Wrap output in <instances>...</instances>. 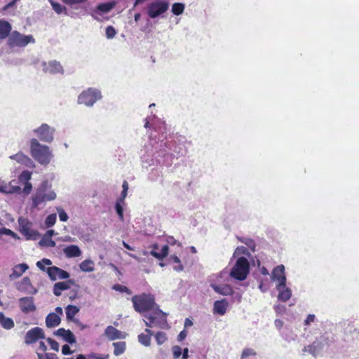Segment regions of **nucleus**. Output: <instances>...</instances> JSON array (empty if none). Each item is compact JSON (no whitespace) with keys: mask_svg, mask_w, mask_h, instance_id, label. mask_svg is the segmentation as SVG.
Here are the masks:
<instances>
[{"mask_svg":"<svg viewBox=\"0 0 359 359\" xmlns=\"http://www.w3.org/2000/svg\"><path fill=\"white\" fill-rule=\"evenodd\" d=\"M246 252H247V248H245L243 246L238 247L235 250V251L233 252V257H238L241 255L245 254Z\"/></svg>","mask_w":359,"mask_h":359,"instance_id":"53","label":"nucleus"},{"mask_svg":"<svg viewBox=\"0 0 359 359\" xmlns=\"http://www.w3.org/2000/svg\"><path fill=\"white\" fill-rule=\"evenodd\" d=\"M30 152L32 156L41 165H47L53 158L50 147L41 144L36 138L30 140Z\"/></svg>","mask_w":359,"mask_h":359,"instance_id":"1","label":"nucleus"},{"mask_svg":"<svg viewBox=\"0 0 359 359\" xmlns=\"http://www.w3.org/2000/svg\"><path fill=\"white\" fill-rule=\"evenodd\" d=\"M34 42V39L32 35H23L18 32H12L8 38V44L11 46L22 47Z\"/></svg>","mask_w":359,"mask_h":359,"instance_id":"10","label":"nucleus"},{"mask_svg":"<svg viewBox=\"0 0 359 359\" xmlns=\"http://www.w3.org/2000/svg\"><path fill=\"white\" fill-rule=\"evenodd\" d=\"M47 341L50 344L51 349H53V350H54L55 351H59L60 346H59V344L57 341H54L51 338H48L47 339Z\"/></svg>","mask_w":359,"mask_h":359,"instance_id":"55","label":"nucleus"},{"mask_svg":"<svg viewBox=\"0 0 359 359\" xmlns=\"http://www.w3.org/2000/svg\"><path fill=\"white\" fill-rule=\"evenodd\" d=\"M15 184V180H12L9 182H6L0 180V193L5 194H12L19 193L20 187Z\"/></svg>","mask_w":359,"mask_h":359,"instance_id":"18","label":"nucleus"},{"mask_svg":"<svg viewBox=\"0 0 359 359\" xmlns=\"http://www.w3.org/2000/svg\"><path fill=\"white\" fill-rule=\"evenodd\" d=\"M52 264L53 263L50 259H47V258H43L41 260L38 261L36 262V265L37 267H41L40 266H41V265H45V266H47L48 267H50V266H51Z\"/></svg>","mask_w":359,"mask_h":359,"instance_id":"52","label":"nucleus"},{"mask_svg":"<svg viewBox=\"0 0 359 359\" xmlns=\"http://www.w3.org/2000/svg\"><path fill=\"white\" fill-rule=\"evenodd\" d=\"M184 8V4L182 3H175L172 6V12L174 15H179L183 13Z\"/></svg>","mask_w":359,"mask_h":359,"instance_id":"38","label":"nucleus"},{"mask_svg":"<svg viewBox=\"0 0 359 359\" xmlns=\"http://www.w3.org/2000/svg\"><path fill=\"white\" fill-rule=\"evenodd\" d=\"M70 287L69 282H58L56 283L53 286V293L55 296H60L62 292L68 290Z\"/></svg>","mask_w":359,"mask_h":359,"instance_id":"29","label":"nucleus"},{"mask_svg":"<svg viewBox=\"0 0 359 359\" xmlns=\"http://www.w3.org/2000/svg\"><path fill=\"white\" fill-rule=\"evenodd\" d=\"M146 320H144L148 327H158L161 329L168 328L167 322V314L158 309V305L150 312L144 315Z\"/></svg>","mask_w":359,"mask_h":359,"instance_id":"3","label":"nucleus"},{"mask_svg":"<svg viewBox=\"0 0 359 359\" xmlns=\"http://www.w3.org/2000/svg\"><path fill=\"white\" fill-rule=\"evenodd\" d=\"M57 240L60 241H62V242L72 243V242L74 241L75 238L73 237H71L70 236H65L58 238Z\"/></svg>","mask_w":359,"mask_h":359,"instance_id":"58","label":"nucleus"},{"mask_svg":"<svg viewBox=\"0 0 359 359\" xmlns=\"http://www.w3.org/2000/svg\"><path fill=\"white\" fill-rule=\"evenodd\" d=\"M52 7H53V9L57 13V14H60L61 13H62L64 11H65V8L63 7L62 5H60V4L58 3H56L55 1H53V0H49Z\"/></svg>","mask_w":359,"mask_h":359,"instance_id":"44","label":"nucleus"},{"mask_svg":"<svg viewBox=\"0 0 359 359\" xmlns=\"http://www.w3.org/2000/svg\"><path fill=\"white\" fill-rule=\"evenodd\" d=\"M89 358H93V359H107L108 355H101L97 353H91L89 355Z\"/></svg>","mask_w":359,"mask_h":359,"instance_id":"59","label":"nucleus"},{"mask_svg":"<svg viewBox=\"0 0 359 359\" xmlns=\"http://www.w3.org/2000/svg\"><path fill=\"white\" fill-rule=\"evenodd\" d=\"M55 334L61 337L65 341L69 344H74L76 342V337L70 330H67L64 328L58 329Z\"/></svg>","mask_w":359,"mask_h":359,"instance_id":"22","label":"nucleus"},{"mask_svg":"<svg viewBox=\"0 0 359 359\" xmlns=\"http://www.w3.org/2000/svg\"><path fill=\"white\" fill-rule=\"evenodd\" d=\"M151 248L150 254L158 259H163L168 254V246L167 245H163L160 251H158V246L157 244H154Z\"/></svg>","mask_w":359,"mask_h":359,"instance_id":"25","label":"nucleus"},{"mask_svg":"<svg viewBox=\"0 0 359 359\" xmlns=\"http://www.w3.org/2000/svg\"><path fill=\"white\" fill-rule=\"evenodd\" d=\"M316 316L314 314H309L304 320L305 325H310L311 323L314 322Z\"/></svg>","mask_w":359,"mask_h":359,"instance_id":"56","label":"nucleus"},{"mask_svg":"<svg viewBox=\"0 0 359 359\" xmlns=\"http://www.w3.org/2000/svg\"><path fill=\"white\" fill-rule=\"evenodd\" d=\"M38 359H58L54 353H41L37 352Z\"/></svg>","mask_w":359,"mask_h":359,"instance_id":"48","label":"nucleus"},{"mask_svg":"<svg viewBox=\"0 0 359 359\" xmlns=\"http://www.w3.org/2000/svg\"><path fill=\"white\" fill-rule=\"evenodd\" d=\"M11 30V26L9 22L0 20V39H5L8 36Z\"/></svg>","mask_w":359,"mask_h":359,"instance_id":"31","label":"nucleus"},{"mask_svg":"<svg viewBox=\"0 0 359 359\" xmlns=\"http://www.w3.org/2000/svg\"><path fill=\"white\" fill-rule=\"evenodd\" d=\"M57 220L56 214H50L45 219V226L46 228L52 227L55 225Z\"/></svg>","mask_w":359,"mask_h":359,"instance_id":"40","label":"nucleus"},{"mask_svg":"<svg viewBox=\"0 0 359 359\" xmlns=\"http://www.w3.org/2000/svg\"><path fill=\"white\" fill-rule=\"evenodd\" d=\"M104 334L109 341L125 339L126 337L125 332L119 331L111 325H109L105 328Z\"/></svg>","mask_w":359,"mask_h":359,"instance_id":"17","label":"nucleus"},{"mask_svg":"<svg viewBox=\"0 0 359 359\" xmlns=\"http://www.w3.org/2000/svg\"><path fill=\"white\" fill-rule=\"evenodd\" d=\"M79 268L83 272H93L95 271V263L91 259H85L81 262Z\"/></svg>","mask_w":359,"mask_h":359,"instance_id":"30","label":"nucleus"},{"mask_svg":"<svg viewBox=\"0 0 359 359\" xmlns=\"http://www.w3.org/2000/svg\"><path fill=\"white\" fill-rule=\"evenodd\" d=\"M32 172L27 170L23 171L20 175L19 176V181L20 182H29V180L31 179Z\"/></svg>","mask_w":359,"mask_h":359,"instance_id":"43","label":"nucleus"},{"mask_svg":"<svg viewBox=\"0 0 359 359\" xmlns=\"http://www.w3.org/2000/svg\"><path fill=\"white\" fill-rule=\"evenodd\" d=\"M19 307L24 313H29L34 312L36 309L34 302V298L25 297L19 299Z\"/></svg>","mask_w":359,"mask_h":359,"instance_id":"14","label":"nucleus"},{"mask_svg":"<svg viewBox=\"0 0 359 359\" xmlns=\"http://www.w3.org/2000/svg\"><path fill=\"white\" fill-rule=\"evenodd\" d=\"M41 70L46 74H55L64 73V69L61 63L57 60L43 61L39 64Z\"/></svg>","mask_w":359,"mask_h":359,"instance_id":"11","label":"nucleus"},{"mask_svg":"<svg viewBox=\"0 0 359 359\" xmlns=\"http://www.w3.org/2000/svg\"><path fill=\"white\" fill-rule=\"evenodd\" d=\"M210 287L215 292L222 295H230L233 293V289L229 285H217L212 283Z\"/></svg>","mask_w":359,"mask_h":359,"instance_id":"26","label":"nucleus"},{"mask_svg":"<svg viewBox=\"0 0 359 359\" xmlns=\"http://www.w3.org/2000/svg\"><path fill=\"white\" fill-rule=\"evenodd\" d=\"M62 353L63 355H68L72 353L73 351H71L70 347L66 344L62 347Z\"/></svg>","mask_w":359,"mask_h":359,"instance_id":"60","label":"nucleus"},{"mask_svg":"<svg viewBox=\"0 0 359 359\" xmlns=\"http://www.w3.org/2000/svg\"><path fill=\"white\" fill-rule=\"evenodd\" d=\"M112 288L116 291H119L121 292H126L129 294H131V291L127 287L122 285H119V284L114 285L112 287Z\"/></svg>","mask_w":359,"mask_h":359,"instance_id":"49","label":"nucleus"},{"mask_svg":"<svg viewBox=\"0 0 359 359\" xmlns=\"http://www.w3.org/2000/svg\"><path fill=\"white\" fill-rule=\"evenodd\" d=\"M170 261L173 262V263H175V264H178V266H173V269L176 271H182L184 270V266L183 265L181 264V261L180 259V258L175 255H172L170 257Z\"/></svg>","mask_w":359,"mask_h":359,"instance_id":"37","label":"nucleus"},{"mask_svg":"<svg viewBox=\"0 0 359 359\" xmlns=\"http://www.w3.org/2000/svg\"><path fill=\"white\" fill-rule=\"evenodd\" d=\"M167 243L170 245H176L177 252L181 251L182 250V245L180 243H179L176 239H175L173 237L170 236L168 237L166 240Z\"/></svg>","mask_w":359,"mask_h":359,"instance_id":"45","label":"nucleus"},{"mask_svg":"<svg viewBox=\"0 0 359 359\" xmlns=\"http://www.w3.org/2000/svg\"><path fill=\"white\" fill-rule=\"evenodd\" d=\"M0 234H5L7 236H10L13 237V238L18 239V236L11 229H6V228H2L0 229Z\"/></svg>","mask_w":359,"mask_h":359,"instance_id":"46","label":"nucleus"},{"mask_svg":"<svg viewBox=\"0 0 359 359\" xmlns=\"http://www.w3.org/2000/svg\"><path fill=\"white\" fill-rule=\"evenodd\" d=\"M41 339H45V334L43 329L35 327L27 332L25 336V343L29 345Z\"/></svg>","mask_w":359,"mask_h":359,"instance_id":"12","label":"nucleus"},{"mask_svg":"<svg viewBox=\"0 0 359 359\" xmlns=\"http://www.w3.org/2000/svg\"><path fill=\"white\" fill-rule=\"evenodd\" d=\"M256 355V352L252 348H245L242 353V358L248 356H254Z\"/></svg>","mask_w":359,"mask_h":359,"instance_id":"54","label":"nucleus"},{"mask_svg":"<svg viewBox=\"0 0 359 359\" xmlns=\"http://www.w3.org/2000/svg\"><path fill=\"white\" fill-rule=\"evenodd\" d=\"M10 158L15 161L21 165H29L32 163V160L22 152H18L15 155L11 156Z\"/></svg>","mask_w":359,"mask_h":359,"instance_id":"28","label":"nucleus"},{"mask_svg":"<svg viewBox=\"0 0 359 359\" xmlns=\"http://www.w3.org/2000/svg\"><path fill=\"white\" fill-rule=\"evenodd\" d=\"M113 346L114 347V354L115 355L123 353L126 348V344L124 341L114 342L113 343Z\"/></svg>","mask_w":359,"mask_h":359,"instance_id":"34","label":"nucleus"},{"mask_svg":"<svg viewBox=\"0 0 359 359\" xmlns=\"http://www.w3.org/2000/svg\"><path fill=\"white\" fill-rule=\"evenodd\" d=\"M116 34V29L112 26L106 28V36L107 39H113Z\"/></svg>","mask_w":359,"mask_h":359,"instance_id":"50","label":"nucleus"},{"mask_svg":"<svg viewBox=\"0 0 359 359\" xmlns=\"http://www.w3.org/2000/svg\"><path fill=\"white\" fill-rule=\"evenodd\" d=\"M132 302L135 310L141 313L151 311L157 306L155 303L154 295L146 293L133 296L132 297Z\"/></svg>","mask_w":359,"mask_h":359,"instance_id":"4","label":"nucleus"},{"mask_svg":"<svg viewBox=\"0 0 359 359\" xmlns=\"http://www.w3.org/2000/svg\"><path fill=\"white\" fill-rule=\"evenodd\" d=\"M32 189V185L31 184V183L26 182L25 187L23 189V192L25 193L26 194H29L31 192Z\"/></svg>","mask_w":359,"mask_h":359,"instance_id":"61","label":"nucleus"},{"mask_svg":"<svg viewBox=\"0 0 359 359\" xmlns=\"http://www.w3.org/2000/svg\"><path fill=\"white\" fill-rule=\"evenodd\" d=\"M63 252L67 258L79 257L81 255L82 251L78 245H70L63 249Z\"/></svg>","mask_w":359,"mask_h":359,"instance_id":"21","label":"nucleus"},{"mask_svg":"<svg viewBox=\"0 0 359 359\" xmlns=\"http://www.w3.org/2000/svg\"><path fill=\"white\" fill-rule=\"evenodd\" d=\"M276 290L278 292V299L282 302H287L291 298L292 291L286 285V283L279 285H276Z\"/></svg>","mask_w":359,"mask_h":359,"instance_id":"19","label":"nucleus"},{"mask_svg":"<svg viewBox=\"0 0 359 359\" xmlns=\"http://www.w3.org/2000/svg\"><path fill=\"white\" fill-rule=\"evenodd\" d=\"M187 332L185 330H182L180 332L177 336V339L179 341L184 340L187 337Z\"/></svg>","mask_w":359,"mask_h":359,"instance_id":"62","label":"nucleus"},{"mask_svg":"<svg viewBox=\"0 0 359 359\" xmlns=\"http://www.w3.org/2000/svg\"><path fill=\"white\" fill-rule=\"evenodd\" d=\"M39 245L45 246V247H51L54 248L55 246V242L52 240L51 238H48L43 235V238L39 243Z\"/></svg>","mask_w":359,"mask_h":359,"instance_id":"36","label":"nucleus"},{"mask_svg":"<svg viewBox=\"0 0 359 359\" xmlns=\"http://www.w3.org/2000/svg\"><path fill=\"white\" fill-rule=\"evenodd\" d=\"M229 304L226 299L215 302L213 306V313L224 316L227 310Z\"/></svg>","mask_w":359,"mask_h":359,"instance_id":"23","label":"nucleus"},{"mask_svg":"<svg viewBox=\"0 0 359 359\" xmlns=\"http://www.w3.org/2000/svg\"><path fill=\"white\" fill-rule=\"evenodd\" d=\"M47 350V346L45 344V343L43 341H40L39 344V347L37 348V352H39V353H44L46 352V351Z\"/></svg>","mask_w":359,"mask_h":359,"instance_id":"57","label":"nucleus"},{"mask_svg":"<svg viewBox=\"0 0 359 359\" xmlns=\"http://www.w3.org/2000/svg\"><path fill=\"white\" fill-rule=\"evenodd\" d=\"M0 325L6 330H11L14 327V322L11 318H7L0 312Z\"/></svg>","mask_w":359,"mask_h":359,"instance_id":"33","label":"nucleus"},{"mask_svg":"<svg viewBox=\"0 0 359 359\" xmlns=\"http://www.w3.org/2000/svg\"><path fill=\"white\" fill-rule=\"evenodd\" d=\"M74 323H75L81 328V330H84L87 327L86 325H83L82 323H81L78 319L74 320Z\"/></svg>","mask_w":359,"mask_h":359,"instance_id":"64","label":"nucleus"},{"mask_svg":"<svg viewBox=\"0 0 359 359\" xmlns=\"http://www.w3.org/2000/svg\"><path fill=\"white\" fill-rule=\"evenodd\" d=\"M16 287L18 290L29 294H35L38 292L32 285L31 280L28 277H25L20 281L18 282Z\"/></svg>","mask_w":359,"mask_h":359,"instance_id":"16","label":"nucleus"},{"mask_svg":"<svg viewBox=\"0 0 359 359\" xmlns=\"http://www.w3.org/2000/svg\"><path fill=\"white\" fill-rule=\"evenodd\" d=\"M168 7V3L165 0H156L148 6L147 13L151 18H155L165 13Z\"/></svg>","mask_w":359,"mask_h":359,"instance_id":"9","label":"nucleus"},{"mask_svg":"<svg viewBox=\"0 0 359 359\" xmlns=\"http://www.w3.org/2000/svg\"><path fill=\"white\" fill-rule=\"evenodd\" d=\"M250 271V263L247 258L240 257L231 269L229 276L238 280H244Z\"/></svg>","mask_w":359,"mask_h":359,"instance_id":"5","label":"nucleus"},{"mask_svg":"<svg viewBox=\"0 0 359 359\" xmlns=\"http://www.w3.org/2000/svg\"><path fill=\"white\" fill-rule=\"evenodd\" d=\"M55 198L56 193L47 182H43L32 196V205L34 208H38L42 203L53 201Z\"/></svg>","mask_w":359,"mask_h":359,"instance_id":"2","label":"nucleus"},{"mask_svg":"<svg viewBox=\"0 0 359 359\" xmlns=\"http://www.w3.org/2000/svg\"><path fill=\"white\" fill-rule=\"evenodd\" d=\"M19 231L25 237L27 240H36L39 236V232L32 228V222L28 219L20 217L18 218Z\"/></svg>","mask_w":359,"mask_h":359,"instance_id":"7","label":"nucleus"},{"mask_svg":"<svg viewBox=\"0 0 359 359\" xmlns=\"http://www.w3.org/2000/svg\"><path fill=\"white\" fill-rule=\"evenodd\" d=\"M154 336L158 345L163 344L168 339L167 334L163 332H158Z\"/></svg>","mask_w":359,"mask_h":359,"instance_id":"39","label":"nucleus"},{"mask_svg":"<svg viewBox=\"0 0 359 359\" xmlns=\"http://www.w3.org/2000/svg\"><path fill=\"white\" fill-rule=\"evenodd\" d=\"M116 6L115 1H110L107 3L100 4L97 6V8L102 13H108Z\"/></svg>","mask_w":359,"mask_h":359,"instance_id":"35","label":"nucleus"},{"mask_svg":"<svg viewBox=\"0 0 359 359\" xmlns=\"http://www.w3.org/2000/svg\"><path fill=\"white\" fill-rule=\"evenodd\" d=\"M172 351L175 359L178 358L182 355V348L177 345L172 347Z\"/></svg>","mask_w":359,"mask_h":359,"instance_id":"51","label":"nucleus"},{"mask_svg":"<svg viewBox=\"0 0 359 359\" xmlns=\"http://www.w3.org/2000/svg\"><path fill=\"white\" fill-rule=\"evenodd\" d=\"M28 269L29 266L25 263L14 266L12 268V273L9 275L10 279L15 280L20 278Z\"/></svg>","mask_w":359,"mask_h":359,"instance_id":"20","label":"nucleus"},{"mask_svg":"<svg viewBox=\"0 0 359 359\" xmlns=\"http://www.w3.org/2000/svg\"><path fill=\"white\" fill-rule=\"evenodd\" d=\"M57 211L59 215L60 220L62 222H67L69 219V217L67 214L65 212V211L62 208H57Z\"/></svg>","mask_w":359,"mask_h":359,"instance_id":"47","label":"nucleus"},{"mask_svg":"<svg viewBox=\"0 0 359 359\" xmlns=\"http://www.w3.org/2000/svg\"><path fill=\"white\" fill-rule=\"evenodd\" d=\"M145 333H141L138 335L137 339L138 342L141 344L142 346L145 347H149L151 346V337L154 335L153 332L149 329L147 328L145 330Z\"/></svg>","mask_w":359,"mask_h":359,"instance_id":"24","label":"nucleus"},{"mask_svg":"<svg viewBox=\"0 0 359 359\" xmlns=\"http://www.w3.org/2000/svg\"><path fill=\"white\" fill-rule=\"evenodd\" d=\"M61 318L55 313H49L46 318V325L48 327H55L60 325Z\"/></svg>","mask_w":359,"mask_h":359,"instance_id":"27","label":"nucleus"},{"mask_svg":"<svg viewBox=\"0 0 359 359\" xmlns=\"http://www.w3.org/2000/svg\"><path fill=\"white\" fill-rule=\"evenodd\" d=\"M46 273L51 280L57 279H67L69 277V273L57 266H50L46 269Z\"/></svg>","mask_w":359,"mask_h":359,"instance_id":"15","label":"nucleus"},{"mask_svg":"<svg viewBox=\"0 0 359 359\" xmlns=\"http://www.w3.org/2000/svg\"><path fill=\"white\" fill-rule=\"evenodd\" d=\"M55 128L46 123H42L40 126L33 130V133L40 140L50 143L54 140Z\"/></svg>","mask_w":359,"mask_h":359,"instance_id":"8","label":"nucleus"},{"mask_svg":"<svg viewBox=\"0 0 359 359\" xmlns=\"http://www.w3.org/2000/svg\"><path fill=\"white\" fill-rule=\"evenodd\" d=\"M79 309L77 306L74 305H68L65 308L67 319L74 322V320H76L74 316L79 313Z\"/></svg>","mask_w":359,"mask_h":359,"instance_id":"32","label":"nucleus"},{"mask_svg":"<svg viewBox=\"0 0 359 359\" xmlns=\"http://www.w3.org/2000/svg\"><path fill=\"white\" fill-rule=\"evenodd\" d=\"M86 0H63V1L67 4L72 5L75 4H79L84 2Z\"/></svg>","mask_w":359,"mask_h":359,"instance_id":"63","label":"nucleus"},{"mask_svg":"<svg viewBox=\"0 0 359 359\" xmlns=\"http://www.w3.org/2000/svg\"><path fill=\"white\" fill-rule=\"evenodd\" d=\"M100 91L95 88H88L83 90L78 96V103L87 107H92L97 100L101 99Z\"/></svg>","mask_w":359,"mask_h":359,"instance_id":"6","label":"nucleus"},{"mask_svg":"<svg viewBox=\"0 0 359 359\" xmlns=\"http://www.w3.org/2000/svg\"><path fill=\"white\" fill-rule=\"evenodd\" d=\"M155 119H156V117L155 116H153V117H147V118H145V123H144V128H149V127H153L154 129L155 130H158V128L156 126V124L155 123Z\"/></svg>","mask_w":359,"mask_h":359,"instance_id":"42","label":"nucleus"},{"mask_svg":"<svg viewBox=\"0 0 359 359\" xmlns=\"http://www.w3.org/2000/svg\"><path fill=\"white\" fill-rule=\"evenodd\" d=\"M123 203H124L123 202L116 201V205H115V209H116V213L118 215L120 220H121V221H123V219H124L123 208Z\"/></svg>","mask_w":359,"mask_h":359,"instance_id":"41","label":"nucleus"},{"mask_svg":"<svg viewBox=\"0 0 359 359\" xmlns=\"http://www.w3.org/2000/svg\"><path fill=\"white\" fill-rule=\"evenodd\" d=\"M271 278L273 282L276 283V285L286 283L285 266L283 264L276 266L271 272Z\"/></svg>","mask_w":359,"mask_h":359,"instance_id":"13","label":"nucleus"}]
</instances>
